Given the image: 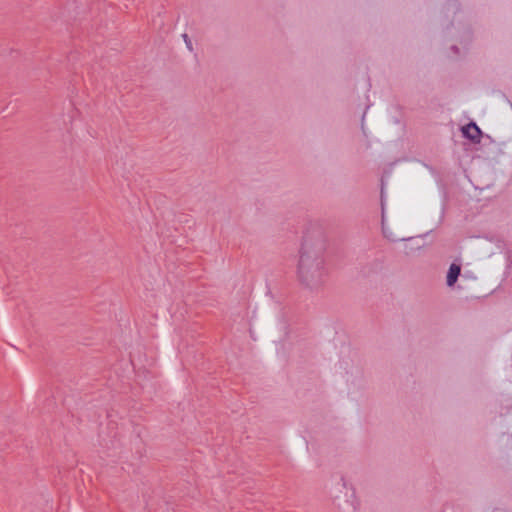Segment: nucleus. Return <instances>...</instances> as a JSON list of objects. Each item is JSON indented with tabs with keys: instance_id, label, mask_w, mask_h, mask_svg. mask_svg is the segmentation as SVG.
Listing matches in <instances>:
<instances>
[{
	"instance_id": "obj_3",
	"label": "nucleus",
	"mask_w": 512,
	"mask_h": 512,
	"mask_svg": "<svg viewBox=\"0 0 512 512\" xmlns=\"http://www.w3.org/2000/svg\"><path fill=\"white\" fill-rule=\"evenodd\" d=\"M462 131L463 134L471 140H479L481 136V131L479 127L474 123H470L467 126L463 127Z\"/></svg>"
},
{
	"instance_id": "obj_2",
	"label": "nucleus",
	"mask_w": 512,
	"mask_h": 512,
	"mask_svg": "<svg viewBox=\"0 0 512 512\" xmlns=\"http://www.w3.org/2000/svg\"><path fill=\"white\" fill-rule=\"evenodd\" d=\"M461 272V267L458 264L452 263L449 267L447 276H446V284L448 287L454 286Z\"/></svg>"
},
{
	"instance_id": "obj_4",
	"label": "nucleus",
	"mask_w": 512,
	"mask_h": 512,
	"mask_svg": "<svg viewBox=\"0 0 512 512\" xmlns=\"http://www.w3.org/2000/svg\"><path fill=\"white\" fill-rule=\"evenodd\" d=\"M383 233H384L385 237L389 238L392 241H397V240L401 239L397 236L392 235L391 233H388V230H387V228H385V226H383Z\"/></svg>"
},
{
	"instance_id": "obj_1",
	"label": "nucleus",
	"mask_w": 512,
	"mask_h": 512,
	"mask_svg": "<svg viewBox=\"0 0 512 512\" xmlns=\"http://www.w3.org/2000/svg\"><path fill=\"white\" fill-rule=\"evenodd\" d=\"M324 277L325 262L323 257L316 252L303 249L296 269L298 283L303 288L313 290L322 285Z\"/></svg>"
}]
</instances>
